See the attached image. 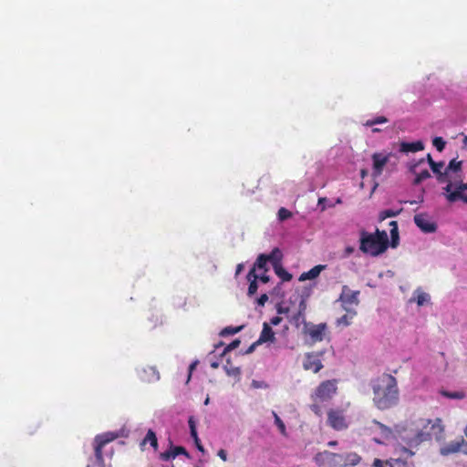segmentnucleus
I'll list each match as a JSON object with an SVG mask.
<instances>
[{"label": "nucleus", "instance_id": "nucleus-35", "mask_svg": "<svg viewBox=\"0 0 467 467\" xmlns=\"http://www.w3.org/2000/svg\"><path fill=\"white\" fill-rule=\"evenodd\" d=\"M389 120L386 117L384 116H379V117H376L372 119H368L365 123V126L367 127H372L374 125H378V124H383V123H387Z\"/></svg>", "mask_w": 467, "mask_h": 467}, {"label": "nucleus", "instance_id": "nucleus-49", "mask_svg": "<svg viewBox=\"0 0 467 467\" xmlns=\"http://www.w3.org/2000/svg\"><path fill=\"white\" fill-rule=\"evenodd\" d=\"M197 364H198V361H194V362H192V363L189 366V374H188L187 382L190 380L191 376H192V371L195 369V368H196Z\"/></svg>", "mask_w": 467, "mask_h": 467}, {"label": "nucleus", "instance_id": "nucleus-52", "mask_svg": "<svg viewBox=\"0 0 467 467\" xmlns=\"http://www.w3.org/2000/svg\"><path fill=\"white\" fill-rule=\"evenodd\" d=\"M288 311H289V308H287V307H283L281 306H277V313L278 314H285V313H288Z\"/></svg>", "mask_w": 467, "mask_h": 467}, {"label": "nucleus", "instance_id": "nucleus-32", "mask_svg": "<svg viewBox=\"0 0 467 467\" xmlns=\"http://www.w3.org/2000/svg\"><path fill=\"white\" fill-rule=\"evenodd\" d=\"M462 161H457L456 159H453L451 160L447 168L445 169L446 171H454V172H457V171H462Z\"/></svg>", "mask_w": 467, "mask_h": 467}, {"label": "nucleus", "instance_id": "nucleus-36", "mask_svg": "<svg viewBox=\"0 0 467 467\" xmlns=\"http://www.w3.org/2000/svg\"><path fill=\"white\" fill-rule=\"evenodd\" d=\"M273 415L275 417V423L277 426L278 430L284 436H286V430H285V425L284 421L280 419V417L275 411L273 412Z\"/></svg>", "mask_w": 467, "mask_h": 467}, {"label": "nucleus", "instance_id": "nucleus-25", "mask_svg": "<svg viewBox=\"0 0 467 467\" xmlns=\"http://www.w3.org/2000/svg\"><path fill=\"white\" fill-rule=\"evenodd\" d=\"M389 225L390 226L391 246L396 247L399 244L400 240L398 223L396 221H391Z\"/></svg>", "mask_w": 467, "mask_h": 467}, {"label": "nucleus", "instance_id": "nucleus-6", "mask_svg": "<svg viewBox=\"0 0 467 467\" xmlns=\"http://www.w3.org/2000/svg\"><path fill=\"white\" fill-rule=\"evenodd\" d=\"M373 427L371 431L378 434L373 438V441L379 444H383L395 438L394 431L388 426L380 423L378 420H373Z\"/></svg>", "mask_w": 467, "mask_h": 467}, {"label": "nucleus", "instance_id": "nucleus-48", "mask_svg": "<svg viewBox=\"0 0 467 467\" xmlns=\"http://www.w3.org/2000/svg\"><path fill=\"white\" fill-rule=\"evenodd\" d=\"M282 322V317L276 316L270 319V323H268L270 326H278Z\"/></svg>", "mask_w": 467, "mask_h": 467}, {"label": "nucleus", "instance_id": "nucleus-17", "mask_svg": "<svg viewBox=\"0 0 467 467\" xmlns=\"http://www.w3.org/2000/svg\"><path fill=\"white\" fill-rule=\"evenodd\" d=\"M275 340V332L273 331L271 326L265 322L263 324V329L259 336V338L256 340V344H263L266 342H274Z\"/></svg>", "mask_w": 467, "mask_h": 467}, {"label": "nucleus", "instance_id": "nucleus-34", "mask_svg": "<svg viewBox=\"0 0 467 467\" xmlns=\"http://www.w3.org/2000/svg\"><path fill=\"white\" fill-rule=\"evenodd\" d=\"M243 327H244V326H239V327H224L220 332V336L225 337V336H229V335H234V334L240 332L243 329Z\"/></svg>", "mask_w": 467, "mask_h": 467}, {"label": "nucleus", "instance_id": "nucleus-39", "mask_svg": "<svg viewBox=\"0 0 467 467\" xmlns=\"http://www.w3.org/2000/svg\"><path fill=\"white\" fill-rule=\"evenodd\" d=\"M374 467H394L391 461H382L379 459H375L373 462Z\"/></svg>", "mask_w": 467, "mask_h": 467}, {"label": "nucleus", "instance_id": "nucleus-64", "mask_svg": "<svg viewBox=\"0 0 467 467\" xmlns=\"http://www.w3.org/2000/svg\"><path fill=\"white\" fill-rule=\"evenodd\" d=\"M463 432H464V435H465V436H466V438H467V426L465 427V429H464Z\"/></svg>", "mask_w": 467, "mask_h": 467}, {"label": "nucleus", "instance_id": "nucleus-10", "mask_svg": "<svg viewBox=\"0 0 467 467\" xmlns=\"http://www.w3.org/2000/svg\"><path fill=\"white\" fill-rule=\"evenodd\" d=\"M459 451H462L467 455V441L463 439V437H460L454 441H451L440 449V453L443 456H448Z\"/></svg>", "mask_w": 467, "mask_h": 467}, {"label": "nucleus", "instance_id": "nucleus-37", "mask_svg": "<svg viewBox=\"0 0 467 467\" xmlns=\"http://www.w3.org/2000/svg\"><path fill=\"white\" fill-rule=\"evenodd\" d=\"M432 144L438 151H442L446 142L441 137H435L432 140Z\"/></svg>", "mask_w": 467, "mask_h": 467}, {"label": "nucleus", "instance_id": "nucleus-46", "mask_svg": "<svg viewBox=\"0 0 467 467\" xmlns=\"http://www.w3.org/2000/svg\"><path fill=\"white\" fill-rule=\"evenodd\" d=\"M306 309V303L305 299H301L299 306H298L299 315H305Z\"/></svg>", "mask_w": 467, "mask_h": 467}, {"label": "nucleus", "instance_id": "nucleus-60", "mask_svg": "<svg viewBox=\"0 0 467 467\" xmlns=\"http://www.w3.org/2000/svg\"><path fill=\"white\" fill-rule=\"evenodd\" d=\"M210 363H211V367L213 368H217L219 366L218 362L216 361H213V360H210Z\"/></svg>", "mask_w": 467, "mask_h": 467}, {"label": "nucleus", "instance_id": "nucleus-27", "mask_svg": "<svg viewBox=\"0 0 467 467\" xmlns=\"http://www.w3.org/2000/svg\"><path fill=\"white\" fill-rule=\"evenodd\" d=\"M275 273L276 274V275L281 278V280L283 282H288L292 279L293 275L288 273L284 267L283 265H275Z\"/></svg>", "mask_w": 467, "mask_h": 467}, {"label": "nucleus", "instance_id": "nucleus-11", "mask_svg": "<svg viewBox=\"0 0 467 467\" xmlns=\"http://www.w3.org/2000/svg\"><path fill=\"white\" fill-rule=\"evenodd\" d=\"M391 156V153L384 154L381 152H375L372 154V177L378 178L379 177L382 172L383 169L388 163L389 157Z\"/></svg>", "mask_w": 467, "mask_h": 467}, {"label": "nucleus", "instance_id": "nucleus-26", "mask_svg": "<svg viewBox=\"0 0 467 467\" xmlns=\"http://www.w3.org/2000/svg\"><path fill=\"white\" fill-rule=\"evenodd\" d=\"M150 443V446L156 451L158 449V440L156 433L152 430H149L146 436L144 437L141 444Z\"/></svg>", "mask_w": 467, "mask_h": 467}, {"label": "nucleus", "instance_id": "nucleus-62", "mask_svg": "<svg viewBox=\"0 0 467 467\" xmlns=\"http://www.w3.org/2000/svg\"><path fill=\"white\" fill-rule=\"evenodd\" d=\"M379 131H381V130H380V129H379V128H374V129H372V132H374V133H375V132H379Z\"/></svg>", "mask_w": 467, "mask_h": 467}, {"label": "nucleus", "instance_id": "nucleus-56", "mask_svg": "<svg viewBox=\"0 0 467 467\" xmlns=\"http://www.w3.org/2000/svg\"><path fill=\"white\" fill-rule=\"evenodd\" d=\"M402 451H403L405 453H407V454H408V456H412V455H414V454H415V452H414V451H412L410 449H408V448H405V447H403V448H402Z\"/></svg>", "mask_w": 467, "mask_h": 467}, {"label": "nucleus", "instance_id": "nucleus-12", "mask_svg": "<svg viewBox=\"0 0 467 467\" xmlns=\"http://www.w3.org/2000/svg\"><path fill=\"white\" fill-rule=\"evenodd\" d=\"M327 422L331 428L337 431H340L348 427L344 412L340 410H329L327 412Z\"/></svg>", "mask_w": 467, "mask_h": 467}, {"label": "nucleus", "instance_id": "nucleus-4", "mask_svg": "<svg viewBox=\"0 0 467 467\" xmlns=\"http://www.w3.org/2000/svg\"><path fill=\"white\" fill-rule=\"evenodd\" d=\"M315 461L319 467H337L344 463L341 454L324 451L315 456Z\"/></svg>", "mask_w": 467, "mask_h": 467}, {"label": "nucleus", "instance_id": "nucleus-2", "mask_svg": "<svg viewBox=\"0 0 467 467\" xmlns=\"http://www.w3.org/2000/svg\"><path fill=\"white\" fill-rule=\"evenodd\" d=\"M373 402L379 410H387L399 400L397 379L390 374L383 373L372 381Z\"/></svg>", "mask_w": 467, "mask_h": 467}, {"label": "nucleus", "instance_id": "nucleus-31", "mask_svg": "<svg viewBox=\"0 0 467 467\" xmlns=\"http://www.w3.org/2000/svg\"><path fill=\"white\" fill-rule=\"evenodd\" d=\"M401 211H402V209H400L397 211H394L391 209H387V210L381 211L379 213V218L380 221H384L387 218L395 217V216L399 215L401 213Z\"/></svg>", "mask_w": 467, "mask_h": 467}, {"label": "nucleus", "instance_id": "nucleus-50", "mask_svg": "<svg viewBox=\"0 0 467 467\" xmlns=\"http://www.w3.org/2000/svg\"><path fill=\"white\" fill-rule=\"evenodd\" d=\"M258 280H260L262 283L266 284L269 282L270 277L265 273H264L261 275H258Z\"/></svg>", "mask_w": 467, "mask_h": 467}, {"label": "nucleus", "instance_id": "nucleus-8", "mask_svg": "<svg viewBox=\"0 0 467 467\" xmlns=\"http://www.w3.org/2000/svg\"><path fill=\"white\" fill-rule=\"evenodd\" d=\"M358 295L359 291H352L348 285H343L338 300L347 312H350L352 306L358 305Z\"/></svg>", "mask_w": 467, "mask_h": 467}, {"label": "nucleus", "instance_id": "nucleus-28", "mask_svg": "<svg viewBox=\"0 0 467 467\" xmlns=\"http://www.w3.org/2000/svg\"><path fill=\"white\" fill-rule=\"evenodd\" d=\"M267 260H266V257H265V254H261L258 255L255 263H254V265L253 267L258 270H264L265 272H266L268 269L266 268V264H267Z\"/></svg>", "mask_w": 467, "mask_h": 467}, {"label": "nucleus", "instance_id": "nucleus-14", "mask_svg": "<svg viewBox=\"0 0 467 467\" xmlns=\"http://www.w3.org/2000/svg\"><path fill=\"white\" fill-rule=\"evenodd\" d=\"M326 330L327 325L325 323L318 325L310 324L306 326V333L310 337L313 342L322 341Z\"/></svg>", "mask_w": 467, "mask_h": 467}, {"label": "nucleus", "instance_id": "nucleus-51", "mask_svg": "<svg viewBox=\"0 0 467 467\" xmlns=\"http://www.w3.org/2000/svg\"><path fill=\"white\" fill-rule=\"evenodd\" d=\"M217 455L223 461L225 462L227 460V453H226V451L223 450V449H221L219 450Z\"/></svg>", "mask_w": 467, "mask_h": 467}, {"label": "nucleus", "instance_id": "nucleus-20", "mask_svg": "<svg viewBox=\"0 0 467 467\" xmlns=\"http://www.w3.org/2000/svg\"><path fill=\"white\" fill-rule=\"evenodd\" d=\"M141 379L148 382L159 380L160 374L155 367L148 366L142 369Z\"/></svg>", "mask_w": 467, "mask_h": 467}, {"label": "nucleus", "instance_id": "nucleus-30", "mask_svg": "<svg viewBox=\"0 0 467 467\" xmlns=\"http://www.w3.org/2000/svg\"><path fill=\"white\" fill-rule=\"evenodd\" d=\"M415 295H416L415 300H416L418 306H420L425 305L430 300V296L422 291L416 290Z\"/></svg>", "mask_w": 467, "mask_h": 467}, {"label": "nucleus", "instance_id": "nucleus-43", "mask_svg": "<svg viewBox=\"0 0 467 467\" xmlns=\"http://www.w3.org/2000/svg\"><path fill=\"white\" fill-rule=\"evenodd\" d=\"M225 369H226V372L228 375L230 376H239L241 374V369L240 368L238 367H230V368H227L225 366Z\"/></svg>", "mask_w": 467, "mask_h": 467}, {"label": "nucleus", "instance_id": "nucleus-45", "mask_svg": "<svg viewBox=\"0 0 467 467\" xmlns=\"http://www.w3.org/2000/svg\"><path fill=\"white\" fill-rule=\"evenodd\" d=\"M448 171H444V172H440L439 174H437V180L440 182H447V184L449 183V182H451V180L448 179Z\"/></svg>", "mask_w": 467, "mask_h": 467}, {"label": "nucleus", "instance_id": "nucleus-18", "mask_svg": "<svg viewBox=\"0 0 467 467\" xmlns=\"http://www.w3.org/2000/svg\"><path fill=\"white\" fill-rule=\"evenodd\" d=\"M246 278L249 281L247 295L249 296H252L257 292V289H258V285H257L258 275L255 273L254 267L250 269V271L247 274Z\"/></svg>", "mask_w": 467, "mask_h": 467}, {"label": "nucleus", "instance_id": "nucleus-16", "mask_svg": "<svg viewBox=\"0 0 467 467\" xmlns=\"http://www.w3.org/2000/svg\"><path fill=\"white\" fill-rule=\"evenodd\" d=\"M240 344H241V341H240V339H237V338L233 340L230 344H228L226 346H224V344L223 342H219L218 344L213 345L214 349L213 352H211L209 354V356L212 358V356L213 355V353L218 351L220 356L223 357L227 352L237 348L240 346Z\"/></svg>", "mask_w": 467, "mask_h": 467}, {"label": "nucleus", "instance_id": "nucleus-22", "mask_svg": "<svg viewBox=\"0 0 467 467\" xmlns=\"http://www.w3.org/2000/svg\"><path fill=\"white\" fill-rule=\"evenodd\" d=\"M422 162H424V159H421L418 163H415L410 167V171L416 174V177L413 181L414 185H419L422 181L431 177V173L428 170H424L419 173H416V167Z\"/></svg>", "mask_w": 467, "mask_h": 467}, {"label": "nucleus", "instance_id": "nucleus-29", "mask_svg": "<svg viewBox=\"0 0 467 467\" xmlns=\"http://www.w3.org/2000/svg\"><path fill=\"white\" fill-rule=\"evenodd\" d=\"M441 395L453 400H462L465 398V393L463 391H448V390H441Z\"/></svg>", "mask_w": 467, "mask_h": 467}, {"label": "nucleus", "instance_id": "nucleus-33", "mask_svg": "<svg viewBox=\"0 0 467 467\" xmlns=\"http://www.w3.org/2000/svg\"><path fill=\"white\" fill-rule=\"evenodd\" d=\"M355 315H356V312L354 310H352V308H350V312H348L347 314L342 316L337 320V323L338 324H343L345 326H348V325H350L351 319L354 317Z\"/></svg>", "mask_w": 467, "mask_h": 467}, {"label": "nucleus", "instance_id": "nucleus-19", "mask_svg": "<svg viewBox=\"0 0 467 467\" xmlns=\"http://www.w3.org/2000/svg\"><path fill=\"white\" fill-rule=\"evenodd\" d=\"M424 149V144L422 141L418 140L414 142H401L400 150L401 152H417L422 150Z\"/></svg>", "mask_w": 467, "mask_h": 467}, {"label": "nucleus", "instance_id": "nucleus-40", "mask_svg": "<svg viewBox=\"0 0 467 467\" xmlns=\"http://www.w3.org/2000/svg\"><path fill=\"white\" fill-rule=\"evenodd\" d=\"M160 458L162 461H170L171 459H174L175 456L173 455L172 447H171L170 450L161 452Z\"/></svg>", "mask_w": 467, "mask_h": 467}, {"label": "nucleus", "instance_id": "nucleus-44", "mask_svg": "<svg viewBox=\"0 0 467 467\" xmlns=\"http://www.w3.org/2000/svg\"><path fill=\"white\" fill-rule=\"evenodd\" d=\"M454 183V186H453V189L452 191H461V192H464L467 190V182L466 183H463L462 182H453Z\"/></svg>", "mask_w": 467, "mask_h": 467}, {"label": "nucleus", "instance_id": "nucleus-63", "mask_svg": "<svg viewBox=\"0 0 467 467\" xmlns=\"http://www.w3.org/2000/svg\"><path fill=\"white\" fill-rule=\"evenodd\" d=\"M336 444H337V441H329V442H328V445H329V446H334V445H336Z\"/></svg>", "mask_w": 467, "mask_h": 467}, {"label": "nucleus", "instance_id": "nucleus-38", "mask_svg": "<svg viewBox=\"0 0 467 467\" xmlns=\"http://www.w3.org/2000/svg\"><path fill=\"white\" fill-rule=\"evenodd\" d=\"M277 215L280 221H285L292 217V213L289 210L282 207L279 209Z\"/></svg>", "mask_w": 467, "mask_h": 467}, {"label": "nucleus", "instance_id": "nucleus-41", "mask_svg": "<svg viewBox=\"0 0 467 467\" xmlns=\"http://www.w3.org/2000/svg\"><path fill=\"white\" fill-rule=\"evenodd\" d=\"M173 455L177 457L178 455L183 454L187 457H189V454L186 451V449L182 446H174L172 447Z\"/></svg>", "mask_w": 467, "mask_h": 467}, {"label": "nucleus", "instance_id": "nucleus-54", "mask_svg": "<svg viewBox=\"0 0 467 467\" xmlns=\"http://www.w3.org/2000/svg\"><path fill=\"white\" fill-rule=\"evenodd\" d=\"M304 317H305V315H299V311H297V313L293 317V319L296 322H298L301 318L304 319Z\"/></svg>", "mask_w": 467, "mask_h": 467}, {"label": "nucleus", "instance_id": "nucleus-24", "mask_svg": "<svg viewBox=\"0 0 467 467\" xmlns=\"http://www.w3.org/2000/svg\"><path fill=\"white\" fill-rule=\"evenodd\" d=\"M266 260L270 262L275 268V265H281L282 253L279 248H274L269 254H265Z\"/></svg>", "mask_w": 467, "mask_h": 467}, {"label": "nucleus", "instance_id": "nucleus-1", "mask_svg": "<svg viewBox=\"0 0 467 467\" xmlns=\"http://www.w3.org/2000/svg\"><path fill=\"white\" fill-rule=\"evenodd\" d=\"M442 432L443 426L441 419L418 418L406 423L400 436L410 448H415L421 442L431 440L432 435L438 436Z\"/></svg>", "mask_w": 467, "mask_h": 467}, {"label": "nucleus", "instance_id": "nucleus-57", "mask_svg": "<svg viewBox=\"0 0 467 467\" xmlns=\"http://www.w3.org/2000/svg\"><path fill=\"white\" fill-rule=\"evenodd\" d=\"M243 268H244V265L243 264H238L237 266H236V271H235V275H239L242 271H243Z\"/></svg>", "mask_w": 467, "mask_h": 467}, {"label": "nucleus", "instance_id": "nucleus-61", "mask_svg": "<svg viewBox=\"0 0 467 467\" xmlns=\"http://www.w3.org/2000/svg\"><path fill=\"white\" fill-rule=\"evenodd\" d=\"M360 175H361L362 178H365V176L368 175V171L366 170H361Z\"/></svg>", "mask_w": 467, "mask_h": 467}, {"label": "nucleus", "instance_id": "nucleus-55", "mask_svg": "<svg viewBox=\"0 0 467 467\" xmlns=\"http://www.w3.org/2000/svg\"><path fill=\"white\" fill-rule=\"evenodd\" d=\"M354 252V248L352 246H348L345 249V254L347 256L350 255Z\"/></svg>", "mask_w": 467, "mask_h": 467}, {"label": "nucleus", "instance_id": "nucleus-21", "mask_svg": "<svg viewBox=\"0 0 467 467\" xmlns=\"http://www.w3.org/2000/svg\"><path fill=\"white\" fill-rule=\"evenodd\" d=\"M325 268H326V265H317L314 266L313 268H311L309 271L304 272L303 274H301L299 280L306 281V280L315 279L320 275L321 271Z\"/></svg>", "mask_w": 467, "mask_h": 467}, {"label": "nucleus", "instance_id": "nucleus-15", "mask_svg": "<svg viewBox=\"0 0 467 467\" xmlns=\"http://www.w3.org/2000/svg\"><path fill=\"white\" fill-rule=\"evenodd\" d=\"M453 186V182H449V183L443 188L446 200L449 202H455L458 200H462L467 203V194L461 191H452Z\"/></svg>", "mask_w": 467, "mask_h": 467}, {"label": "nucleus", "instance_id": "nucleus-5", "mask_svg": "<svg viewBox=\"0 0 467 467\" xmlns=\"http://www.w3.org/2000/svg\"><path fill=\"white\" fill-rule=\"evenodd\" d=\"M337 383L336 379H328L321 382L315 390V399L319 401H327L332 399L337 393Z\"/></svg>", "mask_w": 467, "mask_h": 467}, {"label": "nucleus", "instance_id": "nucleus-42", "mask_svg": "<svg viewBox=\"0 0 467 467\" xmlns=\"http://www.w3.org/2000/svg\"><path fill=\"white\" fill-rule=\"evenodd\" d=\"M443 166H444V163L442 161L432 162L431 169L437 175L440 172H441V169L443 168Z\"/></svg>", "mask_w": 467, "mask_h": 467}, {"label": "nucleus", "instance_id": "nucleus-7", "mask_svg": "<svg viewBox=\"0 0 467 467\" xmlns=\"http://www.w3.org/2000/svg\"><path fill=\"white\" fill-rule=\"evenodd\" d=\"M117 435L112 432H107L103 434L97 435L94 439V451L95 457L99 463H103V448L115 439H117Z\"/></svg>", "mask_w": 467, "mask_h": 467}, {"label": "nucleus", "instance_id": "nucleus-59", "mask_svg": "<svg viewBox=\"0 0 467 467\" xmlns=\"http://www.w3.org/2000/svg\"><path fill=\"white\" fill-rule=\"evenodd\" d=\"M427 160H428V162H429V164H430V167H431V163H432V162H435V161L432 160L431 155L430 153L427 155Z\"/></svg>", "mask_w": 467, "mask_h": 467}, {"label": "nucleus", "instance_id": "nucleus-13", "mask_svg": "<svg viewBox=\"0 0 467 467\" xmlns=\"http://www.w3.org/2000/svg\"><path fill=\"white\" fill-rule=\"evenodd\" d=\"M415 224L426 234L434 233L437 230V224L431 220L426 213H418L414 215Z\"/></svg>", "mask_w": 467, "mask_h": 467}, {"label": "nucleus", "instance_id": "nucleus-53", "mask_svg": "<svg viewBox=\"0 0 467 467\" xmlns=\"http://www.w3.org/2000/svg\"><path fill=\"white\" fill-rule=\"evenodd\" d=\"M258 345H259V344H256V341H255L254 343H253V344L248 348V349L246 350V352H245V353H247V354L252 353V352L255 349L256 346H258Z\"/></svg>", "mask_w": 467, "mask_h": 467}, {"label": "nucleus", "instance_id": "nucleus-3", "mask_svg": "<svg viewBox=\"0 0 467 467\" xmlns=\"http://www.w3.org/2000/svg\"><path fill=\"white\" fill-rule=\"evenodd\" d=\"M359 235V250L363 254L378 256L388 249L389 238L384 230L376 229L373 234L362 230Z\"/></svg>", "mask_w": 467, "mask_h": 467}, {"label": "nucleus", "instance_id": "nucleus-47", "mask_svg": "<svg viewBox=\"0 0 467 467\" xmlns=\"http://www.w3.org/2000/svg\"><path fill=\"white\" fill-rule=\"evenodd\" d=\"M268 300V296L267 294H263L260 296V297L257 299V304L261 306H264L265 304L267 302Z\"/></svg>", "mask_w": 467, "mask_h": 467}, {"label": "nucleus", "instance_id": "nucleus-9", "mask_svg": "<svg viewBox=\"0 0 467 467\" xmlns=\"http://www.w3.org/2000/svg\"><path fill=\"white\" fill-rule=\"evenodd\" d=\"M323 352H311L306 353L303 361V368L306 370H311L314 373H317L323 368L322 358Z\"/></svg>", "mask_w": 467, "mask_h": 467}, {"label": "nucleus", "instance_id": "nucleus-23", "mask_svg": "<svg viewBox=\"0 0 467 467\" xmlns=\"http://www.w3.org/2000/svg\"><path fill=\"white\" fill-rule=\"evenodd\" d=\"M188 423L191 431V436L194 440L196 447L198 448L199 451H204V447L202 446V441L198 437L196 423L192 416L189 418Z\"/></svg>", "mask_w": 467, "mask_h": 467}, {"label": "nucleus", "instance_id": "nucleus-58", "mask_svg": "<svg viewBox=\"0 0 467 467\" xmlns=\"http://www.w3.org/2000/svg\"><path fill=\"white\" fill-rule=\"evenodd\" d=\"M312 410L316 413V414H319V407L317 405H313L312 406Z\"/></svg>", "mask_w": 467, "mask_h": 467}]
</instances>
